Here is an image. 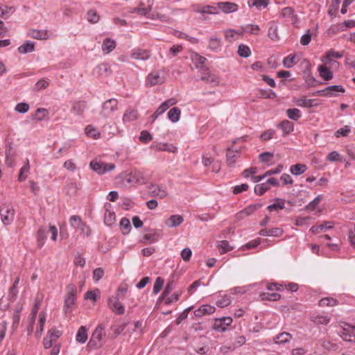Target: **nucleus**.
<instances>
[{
  "label": "nucleus",
  "mask_w": 355,
  "mask_h": 355,
  "mask_svg": "<svg viewBox=\"0 0 355 355\" xmlns=\"http://www.w3.org/2000/svg\"><path fill=\"white\" fill-rule=\"evenodd\" d=\"M201 80L207 83L212 84L213 85H217L219 83L218 77L209 72L204 73L201 77Z\"/></svg>",
  "instance_id": "nucleus-37"
},
{
  "label": "nucleus",
  "mask_w": 355,
  "mask_h": 355,
  "mask_svg": "<svg viewBox=\"0 0 355 355\" xmlns=\"http://www.w3.org/2000/svg\"><path fill=\"white\" fill-rule=\"evenodd\" d=\"M105 336V326L99 324L92 333L87 348L89 350L98 349L103 345V338Z\"/></svg>",
  "instance_id": "nucleus-1"
},
{
  "label": "nucleus",
  "mask_w": 355,
  "mask_h": 355,
  "mask_svg": "<svg viewBox=\"0 0 355 355\" xmlns=\"http://www.w3.org/2000/svg\"><path fill=\"white\" fill-rule=\"evenodd\" d=\"M311 320L317 324H327L330 320L331 317L325 314H313L311 316Z\"/></svg>",
  "instance_id": "nucleus-20"
},
{
  "label": "nucleus",
  "mask_w": 355,
  "mask_h": 355,
  "mask_svg": "<svg viewBox=\"0 0 355 355\" xmlns=\"http://www.w3.org/2000/svg\"><path fill=\"white\" fill-rule=\"evenodd\" d=\"M49 82L45 79L39 80L35 85L33 90L40 91L46 89L49 86Z\"/></svg>",
  "instance_id": "nucleus-56"
},
{
  "label": "nucleus",
  "mask_w": 355,
  "mask_h": 355,
  "mask_svg": "<svg viewBox=\"0 0 355 355\" xmlns=\"http://www.w3.org/2000/svg\"><path fill=\"white\" fill-rule=\"evenodd\" d=\"M343 54L340 52L331 50L326 53V55L322 58V61L326 65H338V62L333 60L332 58H340Z\"/></svg>",
  "instance_id": "nucleus-14"
},
{
  "label": "nucleus",
  "mask_w": 355,
  "mask_h": 355,
  "mask_svg": "<svg viewBox=\"0 0 355 355\" xmlns=\"http://www.w3.org/2000/svg\"><path fill=\"white\" fill-rule=\"evenodd\" d=\"M78 190V187L76 182H71L67 184V194H69L70 196H73L77 193Z\"/></svg>",
  "instance_id": "nucleus-59"
},
{
  "label": "nucleus",
  "mask_w": 355,
  "mask_h": 355,
  "mask_svg": "<svg viewBox=\"0 0 355 355\" xmlns=\"http://www.w3.org/2000/svg\"><path fill=\"white\" fill-rule=\"evenodd\" d=\"M15 211L13 207L10 204H3L0 207V216L2 223L5 225L11 224L15 218Z\"/></svg>",
  "instance_id": "nucleus-4"
},
{
  "label": "nucleus",
  "mask_w": 355,
  "mask_h": 355,
  "mask_svg": "<svg viewBox=\"0 0 355 355\" xmlns=\"http://www.w3.org/2000/svg\"><path fill=\"white\" fill-rule=\"evenodd\" d=\"M139 139L141 142L147 144L153 139V137L148 131L142 130Z\"/></svg>",
  "instance_id": "nucleus-54"
},
{
  "label": "nucleus",
  "mask_w": 355,
  "mask_h": 355,
  "mask_svg": "<svg viewBox=\"0 0 355 355\" xmlns=\"http://www.w3.org/2000/svg\"><path fill=\"white\" fill-rule=\"evenodd\" d=\"M85 134L93 139H98L100 136V132L92 125L85 128Z\"/></svg>",
  "instance_id": "nucleus-43"
},
{
  "label": "nucleus",
  "mask_w": 355,
  "mask_h": 355,
  "mask_svg": "<svg viewBox=\"0 0 355 355\" xmlns=\"http://www.w3.org/2000/svg\"><path fill=\"white\" fill-rule=\"evenodd\" d=\"M232 318L230 317L216 318L213 328L217 331L224 332L232 324Z\"/></svg>",
  "instance_id": "nucleus-9"
},
{
  "label": "nucleus",
  "mask_w": 355,
  "mask_h": 355,
  "mask_svg": "<svg viewBox=\"0 0 355 355\" xmlns=\"http://www.w3.org/2000/svg\"><path fill=\"white\" fill-rule=\"evenodd\" d=\"M110 309L116 314H123L125 311L124 306L119 302L118 297H110L108 300Z\"/></svg>",
  "instance_id": "nucleus-15"
},
{
  "label": "nucleus",
  "mask_w": 355,
  "mask_h": 355,
  "mask_svg": "<svg viewBox=\"0 0 355 355\" xmlns=\"http://www.w3.org/2000/svg\"><path fill=\"white\" fill-rule=\"evenodd\" d=\"M166 81L164 71H154L150 73L147 77V84L150 86L162 85Z\"/></svg>",
  "instance_id": "nucleus-6"
},
{
  "label": "nucleus",
  "mask_w": 355,
  "mask_h": 355,
  "mask_svg": "<svg viewBox=\"0 0 355 355\" xmlns=\"http://www.w3.org/2000/svg\"><path fill=\"white\" fill-rule=\"evenodd\" d=\"M345 89L342 85H335L326 87L324 89L317 91L314 94L324 96H333L336 92H345Z\"/></svg>",
  "instance_id": "nucleus-11"
},
{
  "label": "nucleus",
  "mask_w": 355,
  "mask_h": 355,
  "mask_svg": "<svg viewBox=\"0 0 355 355\" xmlns=\"http://www.w3.org/2000/svg\"><path fill=\"white\" fill-rule=\"evenodd\" d=\"M152 6H148L146 8L138 7L137 9V13H138L141 16H144L147 19H154L155 13L151 12Z\"/></svg>",
  "instance_id": "nucleus-35"
},
{
  "label": "nucleus",
  "mask_w": 355,
  "mask_h": 355,
  "mask_svg": "<svg viewBox=\"0 0 355 355\" xmlns=\"http://www.w3.org/2000/svg\"><path fill=\"white\" fill-rule=\"evenodd\" d=\"M116 47V42L114 40L107 38L102 44V51L105 53H110Z\"/></svg>",
  "instance_id": "nucleus-28"
},
{
  "label": "nucleus",
  "mask_w": 355,
  "mask_h": 355,
  "mask_svg": "<svg viewBox=\"0 0 355 355\" xmlns=\"http://www.w3.org/2000/svg\"><path fill=\"white\" fill-rule=\"evenodd\" d=\"M261 206V205L260 204L251 205L247 207L245 209H244L241 211V213L243 214H245L246 216H249V215L253 214L259 208H260Z\"/></svg>",
  "instance_id": "nucleus-57"
},
{
  "label": "nucleus",
  "mask_w": 355,
  "mask_h": 355,
  "mask_svg": "<svg viewBox=\"0 0 355 355\" xmlns=\"http://www.w3.org/2000/svg\"><path fill=\"white\" fill-rule=\"evenodd\" d=\"M195 11L201 14H210V15H218L219 13L218 10L216 7L211 6H205L202 7H197Z\"/></svg>",
  "instance_id": "nucleus-25"
},
{
  "label": "nucleus",
  "mask_w": 355,
  "mask_h": 355,
  "mask_svg": "<svg viewBox=\"0 0 355 355\" xmlns=\"http://www.w3.org/2000/svg\"><path fill=\"white\" fill-rule=\"evenodd\" d=\"M208 48L215 52L219 51L221 49V40L216 37H211L209 40Z\"/></svg>",
  "instance_id": "nucleus-32"
},
{
  "label": "nucleus",
  "mask_w": 355,
  "mask_h": 355,
  "mask_svg": "<svg viewBox=\"0 0 355 355\" xmlns=\"http://www.w3.org/2000/svg\"><path fill=\"white\" fill-rule=\"evenodd\" d=\"M69 223L70 225L74 228H78L79 226H84V223L82 222L80 217L77 215L71 216Z\"/></svg>",
  "instance_id": "nucleus-52"
},
{
  "label": "nucleus",
  "mask_w": 355,
  "mask_h": 355,
  "mask_svg": "<svg viewBox=\"0 0 355 355\" xmlns=\"http://www.w3.org/2000/svg\"><path fill=\"white\" fill-rule=\"evenodd\" d=\"M218 247L221 254L225 253L232 250V248L227 241H220Z\"/></svg>",
  "instance_id": "nucleus-63"
},
{
  "label": "nucleus",
  "mask_w": 355,
  "mask_h": 355,
  "mask_svg": "<svg viewBox=\"0 0 355 355\" xmlns=\"http://www.w3.org/2000/svg\"><path fill=\"white\" fill-rule=\"evenodd\" d=\"M130 56L135 60H146L150 58V53L146 49H135L132 51Z\"/></svg>",
  "instance_id": "nucleus-17"
},
{
  "label": "nucleus",
  "mask_w": 355,
  "mask_h": 355,
  "mask_svg": "<svg viewBox=\"0 0 355 355\" xmlns=\"http://www.w3.org/2000/svg\"><path fill=\"white\" fill-rule=\"evenodd\" d=\"M118 101L116 98H110L105 101L102 105L101 115L104 118H107L117 110Z\"/></svg>",
  "instance_id": "nucleus-7"
},
{
  "label": "nucleus",
  "mask_w": 355,
  "mask_h": 355,
  "mask_svg": "<svg viewBox=\"0 0 355 355\" xmlns=\"http://www.w3.org/2000/svg\"><path fill=\"white\" fill-rule=\"evenodd\" d=\"M137 111L134 110H128L124 115H123V121H131L135 120L137 118Z\"/></svg>",
  "instance_id": "nucleus-51"
},
{
  "label": "nucleus",
  "mask_w": 355,
  "mask_h": 355,
  "mask_svg": "<svg viewBox=\"0 0 355 355\" xmlns=\"http://www.w3.org/2000/svg\"><path fill=\"white\" fill-rule=\"evenodd\" d=\"M30 164L29 160L27 159L24 165L20 168L19 173L18 175V180L19 182H24L28 177L30 173Z\"/></svg>",
  "instance_id": "nucleus-29"
},
{
  "label": "nucleus",
  "mask_w": 355,
  "mask_h": 355,
  "mask_svg": "<svg viewBox=\"0 0 355 355\" xmlns=\"http://www.w3.org/2000/svg\"><path fill=\"white\" fill-rule=\"evenodd\" d=\"M332 227H333V225H332L331 222H325L321 225H314V226L311 227V228L310 229V231L313 234H318L320 232H322V231H324L327 230H329Z\"/></svg>",
  "instance_id": "nucleus-33"
},
{
  "label": "nucleus",
  "mask_w": 355,
  "mask_h": 355,
  "mask_svg": "<svg viewBox=\"0 0 355 355\" xmlns=\"http://www.w3.org/2000/svg\"><path fill=\"white\" fill-rule=\"evenodd\" d=\"M49 116V111L46 108H38L35 112V119L38 121L46 119Z\"/></svg>",
  "instance_id": "nucleus-48"
},
{
  "label": "nucleus",
  "mask_w": 355,
  "mask_h": 355,
  "mask_svg": "<svg viewBox=\"0 0 355 355\" xmlns=\"http://www.w3.org/2000/svg\"><path fill=\"white\" fill-rule=\"evenodd\" d=\"M86 107V104L83 101H77L73 103L71 108V111L76 115H81Z\"/></svg>",
  "instance_id": "nucleus-38"
},
{
  "label": "nucleus",
  "mask_w": 355,
  "mask_h": 355,
  "mask_svg": "<svg viewBox=\"0 0 355 355\" xmlns=\"http://www.w3.org/2000/svg\"><path fill=\"white\" fill-rule=\"evenodd\" d=\"M150 192L153 196L158 197L159 198H164L167 196V191L163 187H160L158 185H153L150 189Z\"/></svg>",
  "instance_id": "nucleus-30"
},
{
  "label": "nucleus",
  "mask_w": 355,
  "mask_h": 355,
  "mask_svg": "<svg viewBox=\"0 0 355 355\" xmlns=\"http://www.w3.org/2000/svg\"><path fill=\"white\" fill-rule=\"evenodd\" d=\"M322 200V196L318 195L315 198H314L311 202H310L306 206V208L309 211H313L316 207L318 205L319 202Z\"/></svg>",
  "instance_id": "nucleus-55"
},
{
  "label": "nucleus",
  "mask_w": 355,
  "mask_h": 355,
  "mask_svg": "<svg viewBox=\"0 0 355 355\" xmlns=\"http://www.w3.org/2000/svg\"><path fill=\"white\" fill-rule=\"evenodd\" d=\"M61 336V331L55 329H51L49 330L46 336L44 338V347L46 349H49L51 347L53 343L57 340V339Z\"/></svg>",
  "instance_id": "nucleus-10"
},
{
  "label": "nucleus",
  "mask_w": 355,
  "mask_h": 355,
  "mask_svg": "<svg viewBox=\"0 0 355 355\" xmlns=\"http://www.w3.org/2000/svg\"><path fill=\"white\" fill-rule=\"evenodd\" d=\"M331 65H326L324 63L318 67V71L320 76L325 80H331L333 78V73L329 69Z\"/></svg>",
  "instance_id": "nucleus-22"
},
{
  "label": "nucleus",
  "mask_w": 355,
  "mask_h": 355,
  "mask_svg": "<svg viewBox=\"0 0 355 355\" xmlns=\"http://www.w3.org/2000/svg\"><path fill=\"white\" fill-rule=\"evenodd\" d=\"M27 35L33 39L38 40H46L50 37L49 31L44 29H30L27 32Z\"/></svg>",
  "instance_id": "nucleus-12"
},
{
  "label": "nucleus",
  "mask_w": 355,
  "mask_h": 355,
  "mask_svg": "<svg viewBox=\"0 0 355 355\" xmlns=\"http://www.w3.org/2000/svg\"><path fill=\"white\" fill-rule=\"evenodd\" d=\"M350 131H351L350 128L348 125H345L343 128L338 129L335 132V136L336 137H346L350 132Z\"/></svg>",
  "instance_id": "nucleus-64"
},
{
  "label": "nucleus",
  "mask_w": 355,
  "mask_h": 355,
  "mask_svg": "<svg viewBox=\"0 0 355 355\" xmlns=\"http://www.w3.org/2000/svg\"><path fill=\"white\" fill-rule=\"evenodd\" d=\"M176 103H177V101L174 98H169V99L165 101L164 102H163L154 113L155 118H157L158 116L163 114L171 106H172Z\"/></svg>",
  "instance_id": "nucleus-18"
},
{
  "label": "nucleus",
  "mask_w": 355,
  "mask_h": 355,
  "mask_svg": "<svg viewBox=\"0 0 355 355\" xmlns=\"http://www.w3.org/2000/svg\"><path fill=\"white\" fill-rule=\"evenodd\" d=\"M181 114V110L178 107H174L171 108L168 114V119L172 122V123H176L180 120Z\"/></svg>",
  "instance_id": "nucleus-31"
},
{
  "label": "nucleus",
  "mask_w": 355,
  "mask_h": 355,
  "mask_svg": "<svg viewBox=\"0 0 355 355\" xmlns=\"http://www.w3.org/2000/svg\"><path fill=\"white\" fill-rule=\"evenodd\" d=\"M274 155L272 153L264 152L259 155V160L263 163H269L273 159Z\"/></svg>",
  "instance_id": "nucleus-53"
},
{
  "label": "nucleus",
  "mask_w": 355,
  "mask_h": 355,
  "mask_svg": "<svg viewBox=\"0 0 355 355\" xmlns=\"http://www.w3.org/2000/svg\"><path fill=\"white\" fill-rule=\"evenodd\" d=\"M150 148L160 151H167L169 153H175L178 151V148L171 144L167 143H153Z\"/></svg>",
  "instance_id": "nucleus-16"
},
{
  "label": "nucleus",
  "mask_w": 355,
  "mask_h": 355,
  "mask_svg": "<svg viewBox=\"0 0 355 355\" xmlns=\"http://www.w3.org/2000/svg\"><path fill=\"white\" fill-rule=\"evenodd\" d=\"M277 129L282 131V135L286 137L288 133V121H283L277 125Z\"/></svg>",
  "instance_id": "nucleus-60"
},
{
  "label": "nucleus",
  "mask_w": 355,
  "mask_h": 355,
  "mask_svg": "<svg viewBox=\"0 0 355 355\" xmlns=\"http://www.w3.org/2000/svg\"><path fill=\"white\" fill-rule=\"evenodd\" d=\"M239 150H232L231 148H228L227 152V163L229 166H232L235 163V160L236 157L239 156Z\"/></svg>",
  "instance_id": "nucleus-39"
},
{
  "label": "nucleus",
  "mask_w": 355,
  "mask_h": 355,
  "mask_svg": "<svg viewBox=\"0 0 355 355\" xmlns=\"http://www.w3.org/2000/svg\"><path fill=\"white\" fill-rule=\"evenodd\" d=\"M267 289L269 292H265L260 295L261 300L277 301L280 299L279 292L283 291V286L277 283L267 284Z\"/></svg>",
  "instance_id": "nucleus-3"
},
{
  "label": "nucleus",
  "mask_w": 355,
  "mask_h": 355,
  "mask_svg": "<svg viewBox=\"0 0 355 355\" xmlns=\"http://www.w3.org/2000/svg\"><path fill=\"white\" fill-rule=\"evenodd\" d=\"M76 288L74 285L70 284L67 286V295L65 297L64 311L65 313L70 311V308L76 301Z\"/></svg>",
  "instance_id": "nucleus-8"
},
{
  "label": "nucleus",
  "mask_w": 355,
  "mask_h": 355,
  "mask_svg": "<svg viewBox=\"0 0 355 355\" xmlns=\"http://www.w3.org/2000/svg\"><path fill=\"white\" fill-rule=\"evenodd\" d=\"M184 219L180 215H172L166 222V225L169 227H175L179 226Z\"/></svg>",
  "instance_id": "nucleus-26"
},
{
  "label": "nucleus",
  "mask_w": 355,
  "mask_h": 355,
  "mask_svg": "<svg viewBox=\"0 0 355 355\" xmlns=\"http://www.w3.org/2000/svg\"><path fill=\"white\" fill-rule=\"evenodd\" d=\"M118 178L121 179V184L124 187H132L144 182L143 175L139 171L121 173L119 175Z\"/></svg>",
  "instance_id": "nucleus-2"
},
{
  "label": "nucleus",
  "mask_w": 355,
  "mask_h": 355,
  "mask_svg": "<svg viewBox=\"0 0 355 355\" xmlns=\"http://www.w3.org/2000/svg\"><path fill=\"white\" fill-rule=\"evenodd\" d=\"M15 110L19 113L24 114L28 111L29 105L26 103H19L17 104Z\"/></svg>",
  "instance_id": "nucleus-62"
},
{
  "label": "nucleus",
  "mask_w": 355,
  "mask_h": 355,
  "mask_svg": "<svg viewBox=\"0 0 355 355\" xmlns=\"http://www.w3.org/2000/svg\"><path fill=\"white\" fill-rule=\"evenodd\" d=\"M216 309L214 306L209 304H205L199 307L194 311L196 317L200 318L205 315H211L214 313Z\"/></svg>",
  "instance_id": "nucleus-19"
},
{
  "label": "nucleus",
  "mask_w": 355,
  "mask_h": 355,
  "mask_svg": "<svg viewBox=\"0 0 355 355\" xmlns=\"http://www.w3.org/2000/svg\"><path fill=\"white\" fill-rule=\"evenodd\" d=\"M46 322V313L42 311L39 314V323L35 331V336L40 338L44 330V324Z\"/></svg>",
  "instance_id": "nucleus-27"
},
{
  "label": "nucleus",
  "mask_w": 355,
  "mask_h": 355,
  "mask_svg": "<svg viewBox=\"0 0 355 355\" xmlns=\"http://www.w3.org/2000/svg\"><path fill=\"white\" fill-rule=\"evenodd\" d=\"M238 53L241 57L248 58L250 55L251 51L248 46L240 44L239 46Z\"/></svg>",
  "instance_id": "nucleus-50"
},
{
  "label": "nucleus",
  "mask_w": 355,
  "mask_h": 355,
  "mask_svg": "<svg viewBox=\"0 0 355 355\" xmlns=\"http://www.w3.org/2000/svg\"><path fill=\"white\" fill-rule=\"evenodd\" d=\"M120 227L123 234H128L131 230L130 220L127 218H123L120 221Z\"/></svg>",
  "instance_id": "nucleus-41"
},
{
  "label": "nucleus",
  "mask_w": 355,
  "mask_h": 355,
  "mask_svg": "<svg viewBox=\"0 0 355 355\" xmlns=\"http://www.w3.org/2000/svg\"><path fill=\"white\" fill-rule=\"evenodd\" d=\"M87 338V330L85 327L81 326L76 334V341L80 343H85Z\"/></svg>",
  "instance_id": "nucleus-34"
},
{
  "label": "nucleus",
  "mask_w": 355,
  "mask_h": 355,
  "mask_svg": "<svg viewBox=\"0 0 355 355\" xmlns=\"http://www.w3.org/2000/svg\"><path fill=\"white\" fill-rule=\"evenodd\" d=\"M218 10H220L225 14L234 12L238 10L239 6L235 3L229 1H220L216 3Z\"/></svg>",
  "instance_id": "nucleus-13"
},
{
  "label": "nucleus",
  "mask_w": 355,
  "mask_h": 355,
  "mask_svg": "<svg viewBox=\"0 0 355 355\" xmlns=\"http://www.w3.org/2000/svg\"><path fill=\"white\" fill-rule=\"evenodd\" d=\"M90 167L98 174H104L114 170L115 168V165L112 163H105L94 159L90 162Z\"/></svg>",
  "instance_id": "nucleus-5"
},
{
  "label": "nucleus",
  "mask_w": 355,
  "mask_h": 355,
  "mask_svg": "<svg viewBox=\"0 0 355 355\" xmlns=\"http://www.w3.org/2000/svg\"><path fill=\"white\" fill-rule=\"evenodd\" d=\"M37 245L39 248H41L46 241V230L43 227H40L37 233Z\"/></svg>",
  "instance_id": "nucleus-40"
},
{
  "label": "nucleus",
  "mask_w": 355,
  "mask_h": 355,
  "mask_svg": "<svg viewBox=\"0 0 355 355\" xmlns=\"http://www.w3.org/2000/svg\"><path fill=\"white\" fill-rule=\"evenodd\" d=\"M285 207V200L281 198H277L274 202L268 207V209L270 211L279 212Z\"/></svg>",
  "instance_id": "nucleus-24"
},
{
  "label": "nucleus",
  "mask_w": 355,
  "mask_h": 355,
  "mask_svg": "<svg viewBox=\"0 0 355 355\" xmlns=\"http://www.w3.org/2000/svg\"><path fill=\"white\" fill-rule=\"evenodd\" d=\"M232 302L230 296L225 295L221 297L220 299L217 300L216 305L220 308H225L228 306Z\"/></svg>",
  "instance_id": "nucleus-47"
},
{
  "label": "nucleus",
  "mask_w": 355,
  "mask_h": 355,
  "mask_svg": "<svg viewBox=\"0 0 355 355\" xmlns=\"http://www.w3.org/2000/svg\"><path fill=\"white\" fill-rule=\"evenodd\" d=\"M19 53L26 54L35 51V43L32 41L27 40L17 49Z\"/></svg>",
  "instance_id": "nucleus-23"
},
{
  "label": "nucleus",
  "mask_w": 355,
  "mask_h": 355,
  "mask_svg": "<svg viewBox=\"0 0 355 355\" xmlns=\"http://www.w3.org/2000/svg\"><path fill=\"white\" fill-rule=\"evenodd\" d=\"M268 189H270V186H268L266 182L257 184L254 187V192L256 194H257L259 196L263 195Z\"/></svg>",
  "instance_id": "nucleus-49"
},
{
  "label": "nucleus",
  "mask_w": 355,
  "mask_h": 355,
  "mask_svg": "<svg viewBox=\"0 0 355 355\" xmlns=\"http://www.w3.org/2000/svg\"><path fill=\"white\" fill-rule=\"evenodd\" d=\"M115 214L110 210H106L104 214L105 223L110 226L115 222Z\"/></svg>",
  "instance_id": "nucleus-46"
},
{
  "label": "nucleus",
  "mask_w": 355,
  "mask_h": 355,
  "mask_svg": "<svg viewBox=\"0 0 355 355\" xmlns=\"http://www.w3.org/2000/svg\"><path fill=\"white\" fill-rule=\"evenodd\" d=\"M293 101L296 103L297 105L304 107H313L314 100L313 99H307L306 98H302L300 99H294Z\"/></svg>",
  "instance_id": "nucleus-42"
},
{
  "label": "nucleus",
  "mask_w": 355,
  "mask_h": 355,
  "mask_svg": "<svg viewBox=\"0 0 355 355\" xmlns=\"http://www.w3.org/2000/svg\"><path fill=\"white\" fill-rule=\"evenodd\" d=\"M338 301L330 297H324L319 301L320 306H334L337 305Z\"/></svg>",
  "instance_id": "nucleus-44"
},
{
  "label": "nucleus",
  "mask_w": 355,
  "mask_h": 355,
  "mask_svg": "<svg viewBox=\"0 0 355 355\" xmlns=\"http://www.w3.org/2000/svg\"><path fill=\"white\" fill-rule=\"evenodd\" d=\"M277 344H284L288 340V333L283 332L274 339Z\"/></svg>",
  "instance_id": "nucleus-61"
},
{
  "label": "nucleus",
  "mask_w": 355,
  "mask_h": 355,
  "mask_svg": "<svg viewBox=\"0 0 355 355\" xmlns=\"http://www.w3.org/2000/svg\"><path fill=\"white\" fill-rule=\"evenodd\" d=\"M269 4V0H249L248 6L250 7H256L257 8H266Z\"/></svg>",
  "instance_id": "nucleus-45"
},
{
  "label": "nucleus",
  "mask_w": 355,
  "mask_h": 355,
  "mask_svg": "<svg viewBox=\"0 0 355 355\" xmlns=\"http://www.w3.org/2000/svg\"><path fill=\"white\" fill-rule=\"evenodd\" d=\"M191 59L196 68L201 69L205 66L207 59L198 54V53H192Z\"/></svg>",
  "instance_id": "nucleus-21"
},
{
  "label": "nucleus",
  "mask_w": 355,
  "mask_h": 355,
  "mask_svg": "<svg viewBox=\"0 0 355 355\" xmlns=\"http://www.w3.org/2000/svg\"><path fill=\"white\" fill-rule=\"evenodd\" d=\"M87 20L91 23H97L99 20V16L97 15L96 12L93 10H90L87 12Z\"/></svg>",
  "instance_id": "nucleus-58"
},
{
  "label": "nucleus",
  "mask_w": 355,
  "mask_h": 355,
  "mask_svg": "<svg viewBox=\"0 0 355 355\" xmlns=\"http://www.w3.org/2000/svg\"><path fill=\"white\" fill-rule=\"evenodd\" d=\"M307 170V166L304 164H297L290 167V172L294 175H300Z\"/></svg>",
  "instance_id": "nucleus-36"
}]
</instances>
